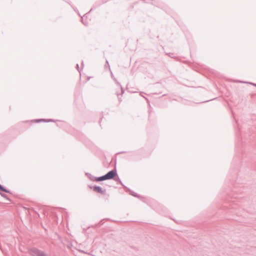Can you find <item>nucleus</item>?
Segmentation results:
<instances>
[{
    "label": "nucleus",
    "instance_id": "f257e3e1",
    "mask_svg": "<svg viewBox=\"0 0 256 256\" xmlns=\"http://www.w3.org/2000/svg\"><path fill=\"white\" fill-rule=\"evenodd\" d=\"M106 180H114L116 176H118L116 168L109 171L106 174H104Z\"/></svg>",
    "mask_w": 256,
    "mask_h": 256
},
{
    "label": "nucleus",
    "instance_id": "f03ea898",
    "mask_svg": "<svg viewBox=\"0 0 256 256\" xmlns=\"http://www.w3.org/2000/svg\"><path fill=\"white\" fill-rule=\"evenodd\" d=\"M30 254L32 256H47L45 252L36 248H32L30 250Z\"/></svg>",
    "mask_w": 256,
    "mask_h": 256
},
{
    "label": "nucleus",
    "instance_id": "7ed1b4c3",
    "mask_svg": "<svg viewBox=\"0 0 256 256\" xmlns=\"http://www.w3.org/2000/svg\"><path fill=\"white\" fill-rule=\"evenodd\" d=\"M89 188L90 189H92L93 190L98 193L100 194H106V190L105 189H102L100 186H89Z\"/></svg>",
    "mask_w": 256,
    "mask_h": 256
},
{
    "label": "nucleus",
    "instance_id": "20e7f679",
    "mask_svg": "<svg viewBox=\"0 0 256 256\" xmlns=\"http://www.w3.org/2000/svg\"><path fill=\"white\" fill-rule=\"evenodd\" d=\"M90 178L91 179V180H94L96 182H100V181H104V180H106L104 175H103L102 176H98V177L92 176V177H90Z\"/></svg>",
    "mask_w": 256,
    "mask_h": 256
},
{
    "label": "nucleus",
    "instance_id": "39448f33",
    "mask_svg": "<svg viewBox=\"0 0 256 256\" xmlns=\"http://www.w3.org/2000/svg\"><path fill=\"white\" fill-rule=\"evenodd\" d=\"M0 190L7 193H10V191L0 184Z\"/></svg>",
    "mask_w": 256,
    "mask_h": 256
},
{
    "label": "nucleus",
    "instance_id": "423d86ee",
    "mask_svg": "<svg viewBox=\"0 0 256 256\" xmlns=\"http://www.w3.org/2000/svg\"><path fill=\"white\" fill-rule=\"evenodd\" d=\"M117 177L116 178H114V180L115 181H117V182H118L123 186H124L122 182V181L120 180V179L119 177L118 176H116Z\"/></svg>",
    "mask_w": 256,
    "mask_h": 256
},
{
    "label": "nucleus",
    "instance_id": "0eeeda50",
    "mask_svg": "<svg viewBox=\"0 0 256 256\" xmlns=\"http://www.w3.org/2000/svg\"><path fill=\"white\" fill-rule=\"evenodd\" d=\"M116 84L120 86V88H121V92H122V95L124 93V88H122L121 84H120V83H119L118 82H116Z\"/></svg>",
    "mask_w": 256,
    "mask_h": 256
},
{
    "label": "nucleus",
    "instance_id": "6e6552de",
    "mask_svg": "<svg viewBox=\"0 0 256 256\" xmlns=\"http://www.w3.org/2000/svg\"><path fill=\"white\" fill-rule=\"evenodd\" d=\"M0 195L2 196L3 198L8 200H10L9 198H8V196L6 194H4V193H2L0 192Z\"/></svg>",
    "mask_w": 256,
    "mask_h": 256
},
{
    "label": "nucleus",
    "instance_id": "1a4fd4ad",
    "mask_svg": "<svg viewBox=\"0 0 256 256\" xmlns=\"http://www.w3.org/2000/svg\"><path fill=\"white\" fill-rule=\"evenodd\" d=\"M166 54L168 55L170 57L172 58H174L176 57L175 54L173 53H168V54Z\"/></svg>",
    "mask_w": 256,
    "mask_h": 256
},
{
    "label": "nucleus",
    "instance_id": "9d476101",
    "mask_svg": "<svg viewBox=\"0 0 256 256\" xmlns=\"http://www.w3.org/2000/svg\"><path fill=\"white\" fill-rule=\"evenodd\" d=\"M46 122V119H38L36 120V122Z\"/></svg>",
    "mask_w": 256,
    "mask_h": 256
},
{
    "label": "nucleus",
    "instance_id": "9b49d317",
    "mask_svg": "<svg viewBox=\"0 0 256 256\" xmlns=\"http://www.w3.org/2000/svg\"><path fill=\"white\" fill-rule=\"evenodd\" d=\"M130 194L132 196H135V197H137V196H138L137 194H136V193H134V192H132Z\"/></svg>",
    "mask_w": 256,
    "mask_h": 256
},
{
    "label": "nucleus",
    "instance_id": "f8f14e48",
    "mask_svg": "<svg viewBox=\"0 0 256 256\" xmlns=\"http://www.w3.org/2000/svg\"><path fill=\"white\" fill-rule=\"evenodd\" d=\"M111 76H112V78H113V80L116 82H116V78H114V75H113V74L112 73V72H111Z\"/></svg>",
    "mask_w": 256,
    "mask_h": 256
},
{
    "label": "nucleus",
    "instance_id": "ddd939ff",
    "mask_svg": "<svg viewBox=\"0 0 256 256\" xmlns=\"http://www.w3.org/2000/svg\"><path fill=\"white\" fill-rule=\"evenodd\" d=\"M54 122V120L52 119H48L46 120V122Z\"/></svg>",
    "mask_w": 256,
    "mask_h": 256
},
{
    "label": "nucleus",
    "instance_id": "4468645a",
    "mask_svg": "<svg viewBox=\"0 0 256 256\" xmlns=\"http://www.w3.org/2000/svg\"><path fill=\"white\" fill-rule=\"evenodd\" d=\"M76 68L80 72V70H79V66H78V64H76Z\"/></svg>",
    "mask_w": 256,
    "mask_h": 256
},
{
    "label": "nucleus",
    "instance_id": "2eb2a0df",
    "mask_svg": "<svg viewBox=\"0 0 256 256\" xmlns=\"http://www.w3.org/2000/svg\"><path fill=\"white\" fill-rule=\"evenodd\" d=\"M118 98L120 102L122 100L121 98L119 97V95L118 94Z\"/></svg>",
    "mask_w": 256,
    "mask_h": 256
},
{
    "label": "nucleus",
    "instance_id": "dca6fc26",
    "mask_svg": "<svg viewBox=\"0 0 256 256\" xmlns=\"http://www.w3.org/2000/svg\"><path fill=\"white\" fill-rule=\"evenodd\" d=\"M248 84H252V85H254V86H256V84H253L252 82H249Z\"/></svg>",
    "mask_w": 256,
    "mask_h": 256
},
{
    "label": "nucleus",
    "instance_id": "f3484780",
    "mask_svg": "<svg viewBox=\"0 0 256 256\" xmlns=\"http://www.w3.org/2000/svg\"><path fill=\"white\" fill-rule=\"evenodd\" d=\"M82 22L83 23V24H84V25H86V24L83 22L82 18Z\"/></svg>",
    "mask_w": 256,
    "mask_h": 256
},
{
    "label": "nucleus",
    "instance_id": "a211bd4d",
    "mask_svg": "<svg viewBox=\"0 0 256 256\" xmlns=\"http://www.w3.org/2000/svg\"><path fill=\"white\" fill-rule=\"evenodd\" d=\"M106 64L108 65V66H109V64H108V61L107 60H106Z\"/></svg>",
    "mask_w": 256,
    "mask_h": 256
},
{
    "label": "nucleus",
    "instance_id": "6ab92c4d",
    "mask_svg": "<svg viewBox=\"0 0 256 256\" xmlns=\"http://www.w3.org/2000/svg\"><path fill=\"white\" fill-rule=\"evenodd\" d=\"M82 66H83V65H84L83 62H82Z\"/></svg>",
    "mask_w": 256,
    "mask_h": 256
},
{
    "label": "nucleus",
    "instance_id": "aec40b11",
    "mask_svg": "<svg viewBox=\"0 0 256 256\" xmlns=\"http://www.w3.org/2000/svg\"><path fill=\"white\" fill-rule=\"evenodd\" d=\"M144 98L147 101H148V99L147 98Z\"/></svg>",
    "mask_w": 256,
    "mask_h": 256
},
{
    "label": "nucleus",
    "instance_id": "412c9836",
    "mask_svg": "<svg viewBox=\"0 0 256 256\" xmlns=\"http://www.w3.org/2000/svg\"><path fill=\"white\" fill-rule=\"evenodd\" d=\"M125 152H120V153H124Z\"/></svg>",
    "mask_w": 256,
    "mask_h": 256
},
{
    "label": "nucleus",
    "instance_id": "4be33fe9",
    "mask_svg": "<svg viewBox=\"0 0 256 256\" xmlns=\"http://www.w3.org/2000/svg\"><path fill=\"white\" fill-rule=\"evenodd\" d=\"M92 10V8L90 9V11L89 12H90Z\"/></svg>",
    "mask_w": 256,
    "mask_h": 256
}]
</instances>
